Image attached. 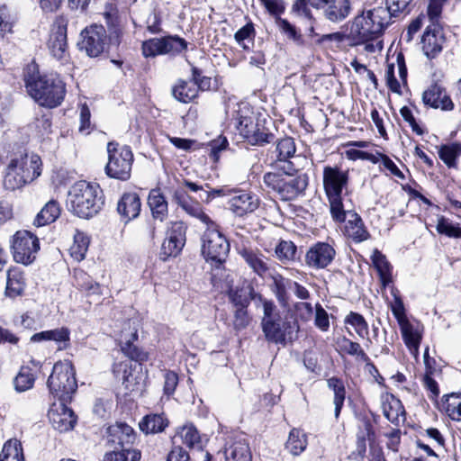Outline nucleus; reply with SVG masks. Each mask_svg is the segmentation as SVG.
I'll return each mask as SVG.
<instances>
[{
    "instance_id": "4d7b16f0",
    "label": "nucleus",
    "mask_w": 461,
    "mask_h": 461,
    "mask_svg": "<svg viewBox=\"0 0 461 461\" xmlns=\"http://www.w3.org/2000/svg\"><path fill=\"white\" fill-rule=\"evenodd\" d=\"M446 411L454 420H461V394L451 393L447 396Z\"/></svg>"
},
{
    "instance_id": "9b49d317",
    "label": "nucleus",
    "mask_w": 461,
    "mask_h": 461,
    "mask_svg": "<svg viewBox=\"0 0 461 461\" xmlns=\"http://www.w3.org/2000/svg\"><path fill=\"white\" fill-rule=\"evenodd\" d=\"M80 38L79 49L92 58L101 55L107 44V34L103 25L94 24L86 27L81 32Z\"/></svg>"
},
{
    "instance_id": "6ab92c4d",
    "label": "nucleus",
    "mask_w": 461,
    "mask_h": 461,
    "mask_svg": "<svg viewBox=\"0 0 461 461\" xmlns=\"http://www.w3.org/2000/svg\"><path fill=\"white\" fill-rule=\"evenodd\" d=\"M239 253L248 267L258 276L264 277L269 271V258L259 249L244 247Z\"/></svg>"
},
{
    "instance_id": "338daca9",
    "label": "nucleus",
    "mask_w": 461,
    "mask_h": 461,
    "mask_svg": "<svg viewBox=\"0 0 461 461\" xmlns=\"http://www.w3.org/2000/svg\"><path fill=\"white\" fill-rule=\"evenodd\" d=\"M249 321L247 308H237L235 310L233 326L236 330L245 329L249 325Z\"/></svg>"
},
{
    "instance_id": "f03ea898",
    "label": "nucleus",
    "mask_w": 461,
    "mask_h": 461,
    "mask_svg": "<svg viewBox=\"0 0 461 461\" xmlns=\"http://www.w3.org/2000/svg\"><path fill=\"white\" fill-rule=\"evenodd\" d=\"M252 299L262 305L261 328L266 339L280 345H285L287 340H292L299 330L297 321L287 315L283 317L275 303L261 294H255Z\"/></svg>"
},
{
    "instance_id": "ddd939ff",
    "label": "nucleus",
    "mask_w": 461,
    "mask_h": 461,
    "mask_svg": "<svg viewBox=\"0 0 461 461\" xmlns=\"http://www.w3.org/2000/svg\"><path fill=\"white\" fill-rule=\"evenodd\" d=\"M68 23V21L66 16L59 15L54 21L48 43L51 55L61 61H67L68 58L67 42Z\"/></svg>"
},
{
    "instance_id": "4468645a",
    "label": "nucleus",
    "mask_w": 461,
    "mask_h": 461,
    "mask_svg": "<svg viewBox=\"0 0 461 461\" xmlns=\"http://www.w3.org/2000/svg\"><path fill=\"white\" fill-rule=\"evenodd\" d=\"M185 242V227L181 221L173 222L161 245L160 259L166 261L170 257H176L181 252Z\"/></svg>"
},
{
    "instance_id": "72a5a7b5",
    "label": "nucleus",
    "mask_w": 461,
    "mask_h": 461,
    "mask_svg": "<svg viewBox=\"0 0 461 461\" xmlns=\"http://www.w3.org/2000/svg\"><path fill=\"white\" fill-rule=\"evenodd\" d=\"M371 259L375 268L378 272L383 285L385 286L390 284L392 282V267L385 256L375 249L373 251Z\"/></svg>"
},
{
    "instance_id": "1a4fd4ad",
    "label": "nucleus",
    "mask_w": 461,
    "mask_h": 461,
    "mask_svg": "<svg viewBox=\"0 0 461 461\" xmlns=\"http://www.w3.org/2000/svg\"><path fill=\"white\" fill-rule=\"evenodd\" d=\"M11 249L17 263L29 265L40 249L39 239L28 230H18L13 237Z\"/></svg>"
},
{
    "instance_id": "dca6fc26",
    "label": "nucleus",
    "mask_w": 461,
    "mask_h": 461,
    "mask_svg": "<svg viewBox=\"0 0 461 461\" xmlns=\"http://www.w3.org/2000/svg\"><path fill=\"white\" fill-rule=\"evenodd\" d=\"M258 196L251 192L232 190L228 201L229 209L239 217L254 212L259 206Z\"/></svg>"
},
{
    "instance_id": "7c9ffc66",
    "label": "nucleus",
    "mask_w": 461,
    "mask_h": 461,
    "mask_svg": "<svg viewBox=\"0 0 461 461\" xmlns=\"http://www.w3.org/2000/svg\"><path fill=\"white\" fill-rule=\"evenodd\" d=\"M443 39L435 32L426 30L421 38L422 50L428 59L436 58L442 50Z\"/></svg>"
},
{
    "instance_id": "4be33fe9",
    "label": "nucleus",
    "mask_w": 461,
    "mask_h": 461,
    "mask_svg": "<svg viewBox=\"0 0 461 461\" xmlns=\"http://www.w3.org/2000/svg\"><path fill=\"white\" fill-rule=\"evenodd\" d=\"M422 100L425 104L433 108L451 110L454 106L451 99L447 95L445 89L438 84H433L424 91Z\"/></svg>"
},
{
    "instance_id": "9d476101",
    "label": "nucleus",
    "mask_w": 461,
    "mask_h": 461,
    "mask_svg": "<svg viewBox=\"0 0 461 461\" xmlns=\"http://www.w3.org/2000/svg\"><path fill=\"white\" fill-rule=\"evenodd\" d=\"M238 130L240 134L251 145L263 146L272 142L275 139V135L255 116L240 115Z\"/></svg>"
},
{
    "instance_id": "393cba45",
    "label": "nucleus",
    "mask_w": 461,
    "mask_h": 461,
    "mask_svg": "<svg viewBox=\"0 0 461 461\" xmlns=\"http://www.w3.org/2000/svg\"><path fill=\"white\" fill-rule=\"evenodd\" d=\"M344 226V233L355 242H362L366 240L370 234L367 231L361 217L355 212H349Z\"/></svg>"
},
{
    "instance_id": "0e129e2a",
    "label": "nucleus",
    "mask_w": 461,
    "mask_h": 461,
    "mask_svg": "<svg viewBox=\"0 0 461 461\" xmlns=\"http://www.w3.org/2000/svg\"><path fill=\"white\" fill-rule=\"evenodd\" d=\"M279 25L283 32H285L289 39L293 40L297 45H303L304 41L303 36L296 31L295 27L286 20H281Z\"/></svg>"
},
{
    "instance_id": "09e8293b",
    "label": "nucleus",
    "mask_w": 461,
    "mask_h": 461,
    "mask_svg": "<svg viewBox=\"0 0 461 461\" xmlns=\"http://www.w3.org/2000/svg\"><path fill=\"white\" fill-rule=\"evenodd\" d=\"M438 155L447 167H452L456 164V158L461 155V145L458 143L443 145L438 151Z\"/></svg>"
},
{
    "instance_id": "6e6552de",
    "label": "nucleus",
    "mask_w": 461,
    "mask_h": 461,
    "mask_svg": "<svg viewBox=\"0 0 461 461\" xmlns=\"http://www.w3.org/2000/svg\"><path fill=\"white\" fill-rule=\"evenodd\" d=\"M108 162L105 166L106 175L114 179L126 181L131 177L133 154L130 147L119 146L109 142L107 145Z\"/></svg>"
},
{
    "instance_id": "de8ad7c7",
    "label": "nucleus",
    "mask_w": 461,
    "mask_h": 461,
    "mask_svg": "<svg viewBox=\"0 0 461 461\" xmlns=\"http://www.w3.org/2000/svg\"><path fill=\"white\" fill-rule=\"evenodd\" d=\"M296 251V246L290 240H281L275 250L277 258L283 263L295 260Z\"/></svg>"
},
{
    "instance_id": "39448f33",
    "label": "nucleus",
    "mask_w": 461,
    "mask_h": 461,
    "mask_svg": "<svg viewBox=\"0 0 461 461\" xmlns=\"http://www.w3.org/2000/svg\"><path fill=\"white\" fill-rule=\"evenodd\" d=\"M389 23L386 8L375 7L355 17L349 28V44L356 46L376 39Z\"/></svg>"
},
{
    "instance_id": "c756f323",
    "label": "nucleus",
    "mask_w": 461,
    "mask_h": 461,
    "mask_svg": "<svg viewBox=\"0 0 461 461\" xmlns=\"http://www.w3.org/2000/svg\"><path fill=\"white\" fill-rule=\"evenodd\" d=\"M148 203L152 216L163 221L167 216V202L159 189H152L148 197Z\"/></svg>"
},
{
    "instance_id": "a878e982",
    "label": "nucleus",
    "mask_w": 461,
    "mask_h": 461,
    "mask_svg": "<svg viewBox=\"0 0 461 461\" xmlns=\"http://www.w3.org/2000/svg\"><path fill=\"white\" fill-rule=\"evenodd\" d=\"M400 329L403 341L409 348L411 354L418 358L419 357V347L421 341V332L419 326H414L409 321H401Z\"/></svg>"
},
{
    "instance_id": "49530a36",
    "label": "nucleus",
    "mask_w": 461,
    "mask_h": 461,
    "mask_svg": "<svg viewBox=\"0 0 461 461\" xmlns=\"http://www.w3.org/2000/svg\"><path fill=\"white\" fill-rule=\"evenodd\" d=\"M140 451L133 448H121L106 453L104 461H140Z\"/></svg>"
},
{
    "instance_id": "5701e85b",
    "label": "nucleus",
    "mask_w": 461,
    "mask_h": 461,
    "mask_svg": "<svg viewBox=\"0 0 461 461\" xmlns=\"http://www.w3.org/2000/svg\"><path fill=\"white\" fill-rule=\"evenodd\" d=\"M108 440L117 444L121 448H131L136 435L133 429L125 423H116L107 429Z\"/></svg>"
},
{
    "instance_id": "aec40b11",
    "label": "nucleus",
    "mask_w": 461,
    "mask_h": 461,
    "mask_svg": "<svg viewBox=\"0 0 461 461\" xmlns=\"http://www.w3.org/2000/svg\"><path fill=\"white\" fill-rule=\"evenodd\" d=\"M140 209V196L134 192L124 193L117 203V212L125 223L137 218Z\"/></svg>"
},
{
    "instance_id": "e433bc0d",
    "label": "nucleus",
    "mask_w": 461,
    "mask_h": 461,
    "mask_svg": "<svg viewBox=\"0 0 461 461\" xmlns=\"http://www.w3.org/2000/svg\"><path fill=\"white\" fill-rule=\"evenodd\" d=\"M328 387L333 391L334 398H333V403H334V414L335 418L338 419L341 409L344 404V401L346 398V389L345 385L342 380L337 378V377H331L328 379L327 381Z\"/></svg>"
},
{
    "instance_id": "13d9d810",
    "label": "nucleus",
    "mask_w": 461,
    "mask_h": 461,
    "mask_svg": "<svg viewBox=\"0 0 461 461\" xmlns=\"http://www.w3.org/2000/svg\"><path fill=\"white\" fill-rule=\"evenodd\" d=\"M437 230L450 238H461V228L452 224L448 220L441 217L438 221Z\"/></svg>"
},
{
    "instance_id": "052dcab7",
    "label": "nucleus",
    "mask_w": 461,
    "mask_h": 461,
    "mask_svg": "<svg viewBox=\"0 0 461 461\" xmlns=\"http://www.w3.org/2000/svg\"><path fill=\"white\" fill-rule=\"evenodd\" d=\"M229 298L236 308H247L249 304L248 294L243 289H230Z\"/></svg>"
},
{
    "instance_id": "774afa93",
    "label": "nucleus",
    "mask_w": 461,
    "mask_h": 461,
    "mask_svg": "<svg viewBox=\"0 0 461 461\" xmlns=\"http://www.w3.org/2000/svg\"><path fill=\"white\" fill-rule=\"evenodd\" d=\"M178 384V376L173 371H167L164 375V393L171 395L174 393L176 387Z\"/></svg>"
},
{
    "instance_id": "b1692460",
    "label": "nucleus",
    "mask_w": 461,
    "mask_h": 461,
    "mask_svg": "<svg viewBox=\"0 0 461 461\" xmlns=\"http://www.w3.org/2000/svg\"><path fill=\"white\" fill-rule=\"evenodd\" d=\"M138 339V333L135 328L130 332L122 331L121 334V349L122 353L131 360L143 362L148 359V354L133 344Z\"/></svg>"
},
{
    "instance_id": "a211bd4d",
    "label": "nucleus",
    "mask_w": 461,
    "mask_h": 461,
    "mask_svg": "<svg viewBox=\"0 0 461 461\" xmlns=\"http://www.w3.org/2000/svg\"><path fill=\"white\" fill-rule=\"evenodd\" d=\"M68 402L59 401L53 403L48 413L53 428L60 432L72 429L77 422L74 411L67 406Z\"/></svg>"
},
{
    "instance_id": "6e6d98bb",
    "label": "nucleus",
    "mask_w": 461,
    "mask_h": 461,
    "mask_svg": "<svg viewBox=\"0 0 461 461\" xmlns=\"http://www.w3.org/2000/svg\"><path fill=\"white\" fill-rule=\"evenodd\" d=\"M413 0H386V6H378V8H386L389 12V20L392 16H396L400 13H409Z\"/></svg>"
},
{
    "instance_id": "3c124183",
    "label": "nucleus",
    "mask_w": 461,
    "mask_h": 461,
    "mask_svg": "<svg viewBox=\"0 0 461 461\" xmlns=\"http://www.w3.org/2000/svg\"><path fill=\"white\" fill-rule=\"evenodd\" d=\"M333 0H296L293 9L294 11L304 15L305 17H311V11L308 5L321 9L327 6L328 4L332 3Z\"/></svg>"
},
{
    "instance_id": "c85d7f7f",
    "label": "nucleus",
    "mask_w": 461,
    "mask_h": 461,
    "mask_svg": "<svg viewBox=\"0 0 461 461\" xmlns=\"http://www.w3.org/2000/svg\"><path fill=\"white\" fill-rule=\"evenodd\" d=\"M173 96L179 102L188 104L198 95V87L193 81L179 79L172 88Z\"/></svg>"
},
{
    "instance_id": "7ed1b4c3",
    "label": "nucleus",
    "mask_w": 461,
    "mask_h": 461,
    "mask_svg": "<svg viewBox=\"0 0 461 461\" xmlns=\"http://www.w3.org/2000/svg\"><path fill=\"white\" fill-rule=\"evenodd\" d=\"M24 80L29 95L40 105L54 108L63 102L66 86L58 75H40L35 66H29Z\"/></svg>"
},
{
    "instance_id": "69168bd1",
    "label": "nucleus",
    "mask_w": 461,
    "mask_h": 461,
    "mask_svg": "<svg viewBox=\"0 0 461 461\" xmlns=\"http://www.w3.org/2000/svg\"><path fill=\"white\" fill-rule=\"evenodd\" d=\"M314 323L322 331H327L330 328V321L328 312L322 308L320 303L315 305V319Z\"/></svg>"
},
{
    "instance_id": "79ce46f5",
    "label": "nucleus",
    "mask_w": 461,
    "mask_h": 461,
    "mask_svg": "<svg viewBox=\"0 0 461 461\" xmlns=\"http://www.w3.org/2000/svg\"><path fill=\"white\" fill-rule=\"evenodd\" d=\"M24 278L17 269H10L7 273L6 294L9 296L21 294L24 290Z\"/></svg>"
},
{
    "instance_id": "e2e57ef3",
    "label": "nucleus",
    "mask_w": 461,
    "mask_h": 461,
    "mask_svg": "<svg viewBox=\"0 0 461 461\" xmlns=\"http://www.w3.org/2000/svg\"><path fill=\"white\" fill-rule=\"evenodd\" d=\"M14 19L5 5L0 6V37L12 31Z\"/></svg>"
},
{
    "instance_id": "37998d69",
    "label": "nucleus",
    "mask_w": 461,
    "mask_h": 461,
    "mask_svg": "<svg viewBox=\"0 0 461 461\" xmlns=\"http://www.w3.org/2000/svg\"><path fill=\"white\" fill-rule=\"evenodd\" d=\"M89 246V238L83 232L77 231L74 235V242L69 249L71 257L77 261L85 258Z\"/></svg>"
},
{
    "instance_id": "58836bf2",
    "label": "nucleus",
    "mask_w": 461,
    "mask_h": 461,
    "mask_svg": "<svg viewBox=\"0 0 461 461\" xmlns=\"http://www.w3.org/2000/svg\"><path fill=\"white\" fill-rule=\"evenodd\" d=\"M0 461H24L21 442L16 438L7 440L0 454Z\"/></svg>"
},
{
    "instance_id": "864d4df0",
    "label": "nucleus",
    "mask_w": 461,
    "mask_h": 461,
    "mask_svg": "<svg viewBox=\"0 0 461 461\" xmlns=\"http://www.w3.org/2000/svg\"><path fill=\"white\" fill-rule=\"evenodd\" d=\"M374 437L373 426L369 420L364 421V429L357 434V448L358 456L363 458L366 450V440H372Z\"/></svg>"
},
{
    "instance_id": "c03bdc74",
    "label": "nucleus",
    "mask_w": 461,
    "mask_h": 461,
    "mask_svg": "<svg viewBox=\"0 0 461 461\" xmlns=\"http://www.w3.org/2000/svg\"><path fill=\"white\" fill-rule=\"evenodd\" d=\"M35 376L29 366H22L14 379V389L18 393L25 392L32 388Z\"/></svg>"
},
{
    "instance_id": "bf43d9fd",
    "label": "nucleus",
    "mask_w": 461,
    "mask_h": 461,
    "mask_svg": "<svg viewBox=\"0 0 461 461\" xmlns=\"http://www.w3.org/2000/svg\"><path fill=\"white\" fill-rule=\"evenodd\" d=\"M254 26L251 23H247L241 27L234 35L235 41L244 50H249V46L246 44V40H252L254 37Z\"/></svg>"
},
{
    "instance_id": "20e7f679",
    "label": "nucleus",
    "mask_w": 461,
    "mask_h": 461,
    "mask_svg": "<svg viewBox=\"0 0 461 461\" xmlns=\"http://www.w3.org/2000/svg\"><path fill=\"white\" fill-rule=\"evenodd\" d=\"M42 162L39 155L19 151L11 155L3 185L6 190L14 191L39 177Z\"/></svg>"
},
{
    "instance_id": "c9c22d12",
    "label": "nucleus",
    "mask_w": 461,
    "mask_h": 461,
    "mask_svg": "<svg viewBox=\"0 0 461 461\" xmlns=\"http://www.w3.org/2000/svg\"><path fill=\"white\" fill-rule=\"evenodd\" d=\"M330 212L333 221L337 223L345 222L347 218L349 217V212H355V211L347 208L343 203L342 195L327 197Z\"/></svg>"
},
{
    "instance_id": "473e14b6",
    "label": "nucleus",
    "mask_w": 461,
    "mask_h": 461,
    "mask_svg": "<svg viewBox=\"0 0 461 461\" xmlns=\"http://www.w3.org/2000/svg\"><path fill=\"white\" fill-rule=\"evenodd\" d=\"M60 214V207L57 201H49L38 212L34 219V225L37 227L45 226L55 221Z\"/></svg>"
},
{
    "instance_id": "a18cd8bd",
    "label": "nucleus",
    "mask_w": 461,
    "mask_h": 461,
    "mask_svg": "<svg viewBox=\"0 0 461 461\" xmlns=\"http://www.w3.org/2000/svg\"><path fill=\"white\" fill-rule=\"evenodd\" d=\"M165 55L176 56L187 49V41L177 35L163 37Z\"/></svg>"
},
{
    "instance_id": "8fccbe9b",
    "label": "nucleus",
    "mask_w": 461,
    "mask_h": 461,
    "mask_svg": "<svg viewBox=\"0 0 461 461\" xmlns=\"http://www.w3.org/2000/svg\"><path fill=\"white\" fill-rule=\"evenodd\" d=\"M141 50L145 58H155L159 55H165L163 37L152 38L143 41Z\"/></svg>"
},
{
    "instance_id": "0eeeda50",
    "label": "nucleus",
    "mask_w": 461,
    "mask_h": 461,
    "mask_svg": "<svg viewBox=\"0 0 461 461\" xmlns=\"http://www.w3.org/2000/svg\"><path fill=\"white\" fill-rule=\"evenodd\" d=\"M47 385L59 401L70 402L77 388L76 372L70 361H59L52 368Z\"/></svg>"
},
{
    "instance_id": "f3484780",
    "label": "nucleus",
    "mask_w": 461,
    "mask_h": 461,
    "mask_svg": "<svg viewBox=\"0 0 461 461\" xmlns=\"http://www.w3.org/2000/svg\"><path fill=\"white\" fill-rule=\"evenodd\" d=\"M295 150L293 138L285 137L279 140L275 150V167L284 171L285 175H293L296 171V167L291 158L294 157Z\"/></svg>"
},
{
    "instance_id": "423d86ee",
    "label": "nucleus",
    "mask_w": 461,
    "mask_h": 461,
    "mask_svg": "<svg viewBox=\"0 0 461 461\" xmlns=\"http://www.w3.org/2000/svg\"><path fill=\"white\" fill-rule=\"evenodd\" d=\"M99 186L86 181L72 185L68 192L67 206L70 212L80 218L95 215L103 204Z\"/></svg>"
},
{
    "instance_id": "5fc2aeb1",
    "label": "nucleus",
    "mask_w": 461,
    "mask_h": 461,
    "mask_svg": "<svg viewBox=\"0 0 461 461\" xmlns=\"http://www.w3.org/2000/svg\"><path fill=\"white\" fill-rule=\"evenodd\" d=\"M49 340L59 344V350L66 349L69 346L70 330L66 327L48 330Z\"/></svg>"
},
{
    "instance_id": "ea45409f",
    "label": "nucleus",
    "mask_w": 461,
    "mask_h": 461,
    "mask_svg": "<svg viewBox=\"0 0 461 461\" xmlns=\"http://www.w3.org/2000/svg\"><path fill=\"white\" fill-rule=\"evenodd\" d=\"M307 447L306 434L301 429H293L285 444L286 449L294 456L300 455Z\"/></svg>"
},
{
    "instance_id": "4c0bfd02",
    "label": "nucleus",
    "mask_w": 461,
    "mask_h": 461,
    "mask_svg": "<svg viewBox=\"0 0 461 461\" xmlns=\"http://www.w3.org/2000/svg\"><path fill=\"white\" fill-rule=\"evenodd\" d=\"M226 461H251L249 445L244 441H236L225 450Z\"/></svg>"
},
{
    "instance_id": "680f3d73",
    "label": "nucleus",
    "mask_w": 461,
    "mask_h": 461,
    "mask_svg": "<svg viewBox=\"0 0 461 461\" xmlns=\"http://www.w3.org/2000/svg\"><path fill=\"white\" fill-rule=\"evenodd\" d=\"M285 177L279 173L268 172L264 175L263 181L268 188L279 194Z\"/></svg>"
},
{
    "instance_id": "a19ab883",
    "label": "nucleus",
    "mask_w": 461,
    "mask_h": 461,
    "mask_svg": "<svg viewBox=\"0 0 461 461\" xmlns=\"http://www.w3.org/2000/svg\"><path fill=\"white\" fill-rule=\"evenodd\" d=\"M273 279V293L275 294L277 301L285 305L288 301L287 289L292 288L293 281L285 278L283 276L276 274L272 276Z\"/></svg>"
},
{
    "instance_id": "603ef678",
    "label": "nucleus",
    "mask_w": 461,
    "mask_h": 461,
    "mask_svg": "<svg viewBox=\"0 0 461 461\" xmlns=\"http://www.w3.org/2000/svg\"><path fill=\"white\" fill-rule=\"evenodd\" d=\"M345 323L351 325L360 338L368 335V324L361 314L350 312L345 318Z\"/></svg>"
},
{
    "instance_id": "2f4dec72",
    "label": "nucleus",
    "mask_w": 461,
    "mask_h": 461,
    "mask_svg": "<svg viewBox=\"0 0 461 461\" xmlns=\"http://www.w3.org/2000/svg\"><path fill=\"white\" fill-rule=\"evenodd\" d=\"M180 438L182 443L189 448H202L201 437L196 428L192 425L183 426L176 435L173 438V444L176 443V439Z\"/></svg>"
},
{
    "instance_id": "f704fd0d",
    "label": "nucleus",
    "mask_w": 461,
    "mask_h": 461,
    "mask_svg": "<svg viewBox=\"0 0 461 461\" xmlns=\"http://www.w3.org/2000/svg\"><path fill=\"white\" fill-rule=\"evenodd\" d=\"M337 344L341 352L355 357L357 359L361 360L362 362L370 365L373 368H375V366L370 363L369 357L362 349L359 343L354 342L346 337H342L338 339Z\"/></svg>"
},
{
    "instance_id": "bb28decb",
    "label": "nucleus",
    "mask_w": 461,
    "mask_h": 461,
    "mask_svg": "<svg viewBox=\"0 0 461 461\" xmlns=\"http://www.w3.org/2000/svg\"><path fill=\"white\" fill-rule=\"evenodd\" d=\"M168 423L164 413H150L141 419L139 428L145 434H157L164 431Z\"/></svg>"
},
{
    "instance_id": "f257e3e1",
    "label": "nucleus",
    "mask_w": 461,
    "mask_h": 461,
    "mask_svg": "<svg viewBox=\"0 0 461 461\" xmlns=\"http://www.w3.org/2000/svg\"><path fill=\"white\" fill-rule=\"evenodd\" d=\"M174 199L188 215L199 220L207 227L202 239V253L206 261L222 264L228 257L230 244L219 231L215 222L205 213L202 205L193 201L182 188L176 191Z\"/></svg>"
},
{
    "instance_id": "f8f14e48",
    "label": "nucleus",
    "mask_w": 461,
    "mask_h": 461,
    "mask_svg": "<svg viewBox=\"0 0 461 461\" xmlns=\"http://www.w3.org/2000/svg\"><path fill=\"white\" fill-rule=\"evenodd\" d=\"M336 254L334 242L318 241L308 249L304 262L312 269H324L333 262Z\"/></svg>"
},
{
    "instance_id": "cd10ccee",
    "label": "nucleus",
    "mask_w": 461,
    "mask_h": 461,
    "mask_svg": "<svg viewBox=\"0 0 461 461\" xmlns=\"http://www.w3.org/2000/svg\"><path fill=\"white\" fill-rule=\"evenodd\" d=\"M324 16L330 22H340L350 13V0H333L327 6L321 8Z\"/></svg>"
},
{
    "instance_id": "2eb2a0df",
    "label": "nucleus",
    "mask_w": 461,
    "mask_h": 461,
    "mask_svg": "<svg viewBox=\"0 0 461 461\" xmlns=\"http://www.w3.org/2000/svg\"><path fill=\"white\" fill-rule=\"evenodd\" d=\"M322 183L327 197L342 195L348 184V172L339 167L326 166L323 168Z\"/></svg>"
},
{
    "instance_id": "412c9836",
    "label": "nucleus",
    "mask_w": 461,
    "mask_h": 461,
    "mask_svg": "<svg viewBox=\"0 0 461 461\" xmlns=\"http://www.w3.org/2000/svg\"><path fill=\"white\" fill-rule=\"evenodd\" d=\"M308 185V176L300 174L296 176L287 175L282 184L279 196L284 201H291L302 194Z\"/></svg>"
}]
</instances>
